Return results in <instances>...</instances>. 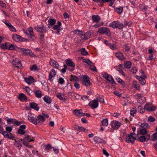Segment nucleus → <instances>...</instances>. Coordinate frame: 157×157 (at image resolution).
Masks as SVG:
<instances>
[{
  "label": "nucleus",
  "mask_w": 157,
  "mask_h": 157,
  "mask_svg": "<svg viewBox=\"0 0 157 157\" xmlns=\"http://www.w3.org/2000/svg\"><path fill=\"white\" fill-rule=\"evenodd\" d=\"M89 105L92 109H95L98 106V102L96 99H94L90 101Z\"/></svg>",
  "instance_id": "obj_11"
},
{
  "label": "nucleus",
  "mask_w": 157,
  "mask_h": 157,
  "mask_svg": "<svg viewBox=\"0 0 157 157\" xmlns=\"http://www.w3.org/2000/svg\"><path fill=\"white\" fill-rule=\"evenodd\" d=\"M52 148V146L49 144H47L45 146V149L46 150H49Z\"/></svg>",
  "instance_id": "obj_57"
},
{
  "label": "nucleus",
  "mask_w": 157,
  "mask_h": 157,
  "mask_svg": "<svg viewBox=\"0 0 157 157\" xmlns=\"http://www.w3.org/2000/svg\"><path fill=\"white\" fill-rule=\"evenodd\" d=\"M12 128L10 127H6V131L8 132H10L12 131Z\"/></svg>",
  "instance_id": "obj_62"
},
{
  "label": "nucleus",
  "mask_w": 157,
  "mask_h": 157,
  "mask_svg": "<svg viewBox=\"0 0 157 157\" xmlns=\"http://www.w3.org/2000/svg\"><path fill=\"white\" fill-rule=\"evenodd\" d=\"M30 69L32 71H35L37 70L38 69L36 65H34L31 67Z\"/></svg>",
  "instance_id": "obj_58"
},
{
  "label": "nucleus",
  "mask_w": 157,
  "mask_h": 157,
  "mask_svg": "<svg viewBox=\"0 0 157 157\" xmlns=\"http://www.w3.org/2000/svg\"><path fill=\"white\" fill-rule=\"evenodd\" d=\"M98 32L100 33L105 34L108 36L110 35V32L109 30L107 28L101 27L99 29Z\"/></svg>",
  "instance_id": "obj_7"
},
{
  "label": "nucleus",
  "mask_w": 157,
  "mask_h": 157,
  "mask_svg": "<svg viewBox=\"0 0 157 157\" xmlns=\"http://www.w3.org/2000/svg\"><path fill=\"white\" fill-rule=\"evenodd\" d=\"M96 100L100 103H104V97L102 95H97L96 96Z\"/></svg>",
  "instance_id": "obj_22"
},
{
  "label": "nucleus",
  "mask_w": 157,
  "mask_h": 157,
  "mask_svg": "<svg viewBox=\"0 0 157 157\" xmlns=\"http://www.w3.org/2000/svg\"><path fill=\"white\" fill-rule=\"evenodd\" d=\"M17 133L18 134L21 135H24L25 133V132L24 130L21 129V128H19L18 130Z\"/></svg>",
  "instance_id": "obj_50"
},
{
  "label": "nucleus",
  "mask_w": 157,
  "mask_h": 157,
  "mask_svg": "<svg viewBox=\"0 0 157 157\" xmlns=\"http://www.w3.org/2000/svg\"><path fill=\"white\" fill-rule=\"evenodd\" d=\"M123 51L126 52H128L130 50V48L127 45H124L123 46Z\"/></svg>",
  "instance_id": "obj_43"
},
{
  "label": "nucleus",
  "mask_w": 157,
  "mask_h": 157,
  "mask_svg": "<svg viewBox=\"0 0 157 157\" xmlns=\"http://www.w3.org/2000/svg\"><path fill=\"white\" fill-rule=\"evenodd\" d=\"M30 136L29 135H27L23 140L21 139V140L22 141L23 144L26 146H27L28 145V144L27 142H31L34 141L33 139H31L30 138Z\"/></svg>",
  "instance_id": "obj_13"
},
{
  "label": "nucleus",
  "mask_w": 157,
  "mask_h": 157,
  "mask_svg": "<svg viewBox=\"0 0 157 157\" xmlns=\"http://www.w3.org/2000/svg\"><path fill=\"white\" fill-rule=\"evenodd\" d=\"M64 82V80L62 78H59L58 81V83L60 84H63Z\"/></svg>",
  "instance_id": "obj_61"
},
{
  "label": "nucleus",
  "mask_w": 157,
  "mask_h": 157,
  "mask_svg": "<svg viewBox=\"0 0 157 157\" xmlns=\"http://www.w3.org/2000/svg\"><path fill=\"white\" fill-rule=\"evenodd\" d=\"M125 67L127 68H129L131 67V63L130 61H127L124 63Z\"/></svg>",
  "instance_id": "obj_44"
},
{
  "label": "nucleus",
  "mask_w": 157,
  "mask_h": 157,
  "mask_svg": "<svg viewBox=\"0 0 157 157\" xmlns=\"http://www.w3.org/2000/svg\"><path fill=\"white\" fill-rule=\"evenodd\" d=\"M136 110L134 108L132 109L131 110L130 112L131 115L133 117L135 116L136 114Z\"/></svg>",
  "instance_id": "obj_48"
},
{
  "label": "nucleus",
  "mask_w": 157,
  "mask_h": 157,
  "mask_svg": "<svg viewBox=\"0 0 157 157\" xmlns=\"http://www.w3.org/2000/svg\"><path fill=\"white\" fill-rule=\"evenodd\" d=\"M92 32L91 31H88L84 34V37L85 39H88L90 37Z\"/></svg>",
  "instance_id": "obj_37"
},
{
  "label": "nucleus",
  "mask_w": 157,
  "mask_h": 157,
  "mask_svg": "<svg viewBox=\"0 0 157 157\" xmlns=\"http://www.w3.org/2000/svg\"><path fill=\"white\" fill-rule=\"evenodd\" d=\"M138 139L140 141L144 142L145 141L146 138L144 136H143L140 137Z\"/></svg>",
  "instance_id": "obj_46"
},
{
  "label": "nucleus",
  "mask_w": 157,
  "mask_h": 157,
  "mask_svg": "<svg viewBox=\"0 0 157 157\" xmlns=\"http://www.w3.org/2000/svg\"><path fill=\"white\" fill-rule=\"evenodd\" d=\"M82 99L83 100H89V97L86 95H83L81 97Z\"/></svg>",
  "instance_id": "obj_64"
},
{
  "label": "nucleus",
  "mask_w": 157,
  "mask_h": 157,
  "mask_svg": "<svg viewBox=\"0 0 157 157\" xmlns=\"http://www.w3.org/2000/svg\"><path fill=\"white\" fill-rule=\"evenodd\" d=\"M151 137L152 138V140L155 141L157 140V132H156L152 134Z\"/></svg>",
  "instance_id": "obj_49"
},
{
  "label": "nucleus",
  "mask_w": 157,
  "mask_h": 157,
  "mask_svg": "<svg viewBox=\"0 0 157 157\" xmlns=\"http://www.w3.org/2000/svg\"><path fill=\"white\" fill-rule=\"evenodd\" d=\"M116 80L118 83H121L123 85H125L124 82L121 79L118 78H116Z\"/></svg>",
  "instance_id": "obj_51"
},
{
  "label": "nucleus",
  "mask_w": 157,
  "mask_h": 157,
  "mask_svg": "<svg viewBox=\"0 0 157 157\" xmlns=\"http://www.w3.org/2000/svg\"><path fill=\"white\" fill-rule=\"evenodd\" d=\"M44 101L48 104H50L52 102V99L49 96H44L43 98Z\"/></svg>",
  "instance_id": "obj_32"
},
{
  "label": "nucleus",
  "mask_w": 157,
  "mask_h": 157,
  "mask_svg": "<svg viewBox=\"0 0 157 157\" xmlns=\"http://www.w3.org/2000/svg\"><path fill=\"white\" fill-rule=\"evenodd\" d=\"M76 128L78 130H79L80 131H84L85 130V129L84 128L79 126H76Z\"/></svg>",
  "instance_id": "obj_52"
},
{
  "label": "nucleus",
  "mask_w": 157,
  "mask_h": 157,
  "mask_svg": "<svg viewBox=\"0 0 157 157\" xmlns=\"http://www.w3.org/2000/svg\"><path fill=\"white\" fill-rule=\"evenodd\" d=\"M28 31L30 35V36H28V37L30 38V39L31 40H35L36 39V37L33 34V29L32 27H29V29Z\"/></svg>",
  "instance_id": "obj_19"
},
{
  "label": "nucleus",
  "mask_w": 157,
  "mask_h": 157,
  "mask_svg": "<svg viewBox=\"0 0 157 157\" xmlns=\"http://www.w3.org/2000/svg\"><path fill=\"white\" fill-rule=\"evenodd\" d=\"M140 126L142 127L147 128H148L149 127L148 124L146 123H144L141 124Z\"/></svg>",
  "instance_id": "obj_53"
},
{
  "label": "nucleus",
  "mask_w": 157,
  "mask_h": 157,
  "mask_svg": "<svg viewBox=\"0 0 157 157\" xmlns=\"http://www.w3.org/2000/svg\"><path fill=\"white\" fill-rule=\"evenodd\" d=\"M56 75V72L55 70L52 69L50 71L49 76V79L50 81H52V78L54 77Z\"/></svg>",
  "instance_id": "obj_23"
},
{
  "label": "nucleus",
  "mask_w": 157,
  "mask_h": 157,
  "mask_svg": "<svg viewBox=\"0 0 157 157\" xmlns=\"http://www.w3.org/2000/svg\"><path fill=\"white\" fill-rule=\"evenodd\" d=\"M133 85L135 87L137 90H139L140 88L139 86V84H137L136 82H134Z\"/></svg>",
  "instance_id": "obj_63"
},
{
  "label": "nucleus",
  "mask_w": 157,
  "mask_h": 157,
  "mask_svg": "<svg viewBox=\"0 0 157 157\" xmlns=\"http://www.w3.org/2000/svg\"><path fill=\"white\" fill-rule=\"evenodd\" d=\"M79 51L81 52V54L83 55H88V53L86 51L85 48H82L80 49Z\"/></svg>",
  "instance_id": "obj_40"
},
{
  "label": "nucleus",
  "mask_w": 157,
  "mask_h": 157,
  "mask_svg": "<svg viewBox=\"0 0 157 157\" xmlns=\"http://www.w3.org/2000/svg\"><path fill=\"white\" fill-rule=\"evenodd\" d=\"M75 33L77 35L83 36V33L82 31H79L78 30H75Z\"/></svg>",
  "instance_id": "obj_54"
},
{
  "label": "nucleus",
  "mask_w": 157,
  "mask_h": 157,
  "mask_svg": "<svg viewBox=\"0 0 157 157\" xmlns=\"http://www.w3.org/2000/svg\"><path fill=\"white\" fill-rule=\"evenodd\" d=\"M115 56L119 60L121 61L124 60L126 59L123 53L121 52H119L115 53Z\"/></svg>",
  "instance_id": "obj_15"
},
{
  "label": "nucleus",
  "mask_w": 157,
  "mask_h": 157,
  "mask_svg": "<svg viewBox=\"0 0 157 157\" xmlns=\"http://www.w3.org/2000/svg\"><path fill=\"white\" fill-rule=\"evenodd\" d=\"M15 142L14 143V145L17 147H21L22 145V143L20 141H17L14 139Z\"/></svg>",
  "instance_id": "obj_36"
},
{
  "label": "nucleus",
  "mask_w": 157,
  "mask_h": 157,
  "mask_svg": "<svg viewBox=\"0 0 157 157\" xmlns=\"http://www.w3.org/2000/svg\"><path fill=\"white\" fill-rule=\"evenodd\" d=\"M148 121L150 122H153L155 121V119L152 116H150L148 118Z\"/></svg>",
  "instance_id": "obj_56"
},
{
  "label": "nucleus",
  "mask_w": 157,
  "mask_h": 157,
  "mask_svg": "<svg viewBox=\"0 0 157 157\" xmlns=\"http://www.w3.org/2000/svg\"><path fill=\"white\" fill-rule=\"evenodd\" d=\"M137 135L135 133H131L130 135H127L126 136V141L128 143H131L133 144L135 140L136 139Z\"/></svg>",
  "instance_id": "obj_2"
},
{
  "label": "nucleus",
  "mask_w": 157,
  "mask_h": 157,
  "mask_svg": "<svg viewBox=\"0 0 157 157\" xmlns=\"http://www.w3.org/2000/svg\"><path fill=\"white\" fill-rule=\"evenodd\" d=\"M83 62L86 63L90 67L93 65L94 63L88 59H85L83 60Z\"/></svg>",
  "instance_id": "obj_35"
},
{
  "label": "nucleus",
  "mask_w": 157,
  "mask_h": 157,
  "mask_svg": "<svg viewBox=\"0 0 157 157\" xmlns=\"http://www.w3.org/2000/svg\"><path fill=\"white\" fill-rule=\"evenodd\" d=\"M102 75L103 77L105 78V79L107 80L108 79L109 76V75L106 73H103Z\"/></svg>",
  "instance_id": "obj_60"
},
{
  "label": "nucleus",
  "mask_w": 157,
  "mask_h": 157,
  "mask_svg": "<svg viewBox=\"0 0 157 157\" xmlns=\"http://www.w3.org/2000/svg\"><path fill=\"white\" fill-rule=\"evenodd\" d=\"M66 63L68 66L71 67V69L74 68L75 67V65L74 63L70 59H67L66 60Z\"/></svg>",
  "instance_id": "obj_18"
},
{
  "label": "nucleus",
  "mask_w": 157,
  "mask_h": 157,
  "mask_svg": "<svg viewBox=\"0 0 157 157\" xmlns=\"http://www.w3.org/2000/svg\"><path fill=\"white\" fill-rule=\"evenodd\" d=\"M112 127L114 129H118L121 126V123L116 121H113L111 123Z\"/></svg>",
  "instance_id": "obj_10"
},
{
  "label": "nucleus",
  "mask_w": 157,
  "mask_h": 157,
  "mask_svg": "<svg viewBox=\"0 0 157 157\" xmlns=\"http://www.w3.org/2000/svg\"><path fill=\"white\" fill-rule=\"evenodd\" d=\"M52 29L54 30H56L57 31V34H59L60 31L61 30V28L59 26L56 25H55L53 27Z\"/></svg>",
  "instance_id": "obj_34"
},
{
  "label": "nucleus",
  "mask_w": 157,
  "mask_h": 157,
  "mask_svg": "<svg viewBox=\"0 0 157 157\" xmlns=\"http://www.w3.org/2000/svg\"><path fill=\"white\" fill-rule=\"evenodd\" d=\"M24 89L25 90L28 94L29 95H31V93H32V91L30 90L28 86H25Z\"/></svg>",
  "instance_id": "obj_47"
},
{
  "label": "nucleus",
  "mask_w": 157,
  "mask_h": 157,
  "mask_svg": "<svg viewBox=\"0 0 157 157\" xmlns=\"http://www.w3.org/2000/svg\"><path fill=\"white\" fill-rule=\"evenodd\" d=\"M74 114L78 117L83 116L85 114V113H83L82 111V109H76L73 111Z\"/></svg>",
  "instance_id": "obj_17"
},
{
  "label": "nucleus",
  "mask_w": 157,
  "mask_h": 157,
  "mask_svg": "<svg viewBox=\"0 0 157 157\" xmlns=\"http://www.w3.org/2000/svg\"><path fill=\"white\" fill-rule=\"evenodd\" d=\"M109 26L111 27L113 29L118 28L120 29H122L123 28L124 26L123 24L118 21H113L111 22L110 25Z\"/></svg>",
  "instance_id": "obj_3"
},
{
  "label": "nucleus",
  "mask_w": 157,
  "mask_h": 157,
  "mask_svg": "<svg viewBox=\"0 0 157 157\" xmlns=\"http://www.w3.org/2000/svg\"><path fill=\"white\" fill-rule=\"evenodd\" d=\"M17 98L19 100L22 101H25L27 99V97L23 93L20 94Z\"/></svg>",
  "instance_id": "obj_21"
},
{
  "label": "nucleus",
  "mask_w": 157,
  "mask_h": 157,
  "mask_svg": "<svg viewBox=\"0 0 157 157\" xmlns=\"http://www.w3.org/2000/svg\"><path fill=\"white\" fill-rule=\"evenodd\" d=\"M49 24L51 25H53L56 22V20L53 19H49L48 21Z\"/></svg>",
  "instance_id": "obj_41"
},
{
  "label": "nucleus",
  "mask_w": 157,
  "mask_h": 157,
  "mask_svg": "<svg viewBox=\"0 0 157 157\" xmlns=\"http://www.w3.org/2000/svg\"><path fill=\"white\" fill-rule=\"evenodd\" d=\"M138 132H139L141 135H145L146 134L147 132L146 130L144 128L138 130Z\"/></svg>",
  "instance_id": "obj_38"
},
{
  "label": "nucleus",
  "mask_w": 157,
  "mask_h": 157,
  "mask_svg": "<svg viewBox=\"0 0 157 157\" xmlns=\"http://www.w3.org/2000/svg\"><path fill=\"white\" fill-rule=\"evenodd\" d=\"M12 64L16 67L18 68H21L22 65L20 61L18 59L16 58L13 59L12 62Z\"/></svg>",
  "instance_id": "obj_9"
},
{
  "label": "nucleus",
  "mask_w": 157,
  "mask_h": 157,
  "mask_svg": "<svg viewBox=\"0 0 157 157\" xmlns=\"http://www.w3.org/2000/svg\"><path fill=\"white\" fill-rule=\"evenodd\" d=\"M50 65L55 68L58 69L59 68V64L57 62L52 59H50L49 61Z\"/></svg>",
  "instance_id": "obj_12"
},
{
  "label": "nucleus",
  "mask_w": 157,
  "mask_h": 157,
  "mask_svg": "<svg viewBox=\"0 0 157 157\" xmlns=\"http://www.w3.org/2000/svg\"><path fill=\"white\" fill-rule=\"evenodd\" d=\"M34 93L35 94L36 97L38 98H40L42 96V92L40 90H34Z\"/></svg>",
  "instance_id": "obj_30"
},
{
  "label": "nucleus",
  "mask_w": 157,
  "mask_h": 157,
  "mask_svg": "<svg viewBox=\"0 0 157 157\" xmlns=\"http://www.w3.org/2000/svg\"><path fill=\"white\" fill-rule=\"evenodd\" d=\"M138 111L140 113H143L144 112V109L142 107L139 106H138Z\"/></svg>",
  "instance_id": "obj_55"
},
{
  "label": "nucleus",
  "mask_w": 157,
  "mask_h": 157,
  "mask_svg": "<svg viewBox=\"0 0 157 157\" xmlns=\"http://www.w3.org/2000/svg\"><path fill=\"white\" fill-rule=\"evenodd\" d=\"M25 82L29 84H31L32 83L34 80V78L32 76H29L28 78H24Z\"/></svg>",
  "instance_id": "obj_25"
},
{
  "label": "nucleus",
  "mask_w": 157,
  "mask_h": 157,
  "mask_svg": "<svg viewBox=\"0 0 157 157\" xmlns=\"http://www.w3.org/2000/svg\"><path fill=\"white\" fill-rule=\"evenodd\" d=\"M81 77L82 78V84L85 85L87 87H89L90 85L89 78L86 75L82 76Z\"/></svg>",
  "instance_id": "obj_6"
},
{
  "label": "nucleus",
  "mask_w": 157,
  "mask_h": 157,
  "mask_svg": "<svg viewBox=\"0 0 157 157\" xmlns=\"http://www.w3.org/2000/svg\"><path fill=\"white\" fill-rule=\"evenodd\" d=\"M30 107L34 109L36 111L39 110V107L37 104L35 102H32L29 103Z\"/></svg>",
  "instance_id": "obj_20"
},
{
  "label": "nucleus",
  "mask_w": 157,
  "mask_h": 157,
  "mask_svg": "<svg viewBox=\"0 0 157 157\" xmlns=\"http://www.w3.org/2000/svg\"><path fill=\"white\" fill-rule=\"evenodd\" d=\"M70 80L71 81L75 82H78L79 81V79L77 76L73 75H71L70 76Z\"/></svg>",
  "instance_id": "obj_27"
},
{
  "label": "nucleus",
  "mask_w": 157,
  "mask_h": 157,
  "mask_svg": "<svg viewBox=\"0 0 157 157\" xmlns=\"http://www.w3.org/2000/svg\"><path fill=\"white\" fill-rule=\"evenodd\" d=\"M144 109L148 111H153L155 110L156 108L155 106H151L150 104L147 103L144 106Z\"/></svg>",
  "instance_id": "obj_14"
},
{
  "label": "nucleus",
  "mask_w": 157,
  "mask_h": 157,
  "mask_svg": "<svg viewBox=\"0 0 157 157\" xmlns=\"http://www.w3.org/2000/svg\"><path fill=\"white\" fill-rule=\"evenodd\" d=\"M135 97L137 99L138 102L140 103H144L146 101L145 97L142 96L141 94H138L135 95Z\"/></svg>",
  "instance_id": "obj_8"
},
{
  "label": "nucleus",
  "mask_w": 157,
  "mask_h": 157,
  "mask_svg": "<svg viewBox=\"0 0 157 157\" xmlns=\"http://www.w3.org/2000/svg\"><path fill=\"white\" fill-rule=\"evenodd\" d=\"M90 69L96 72L97 71V69L94 64L92 66L90 67Z\"/></svg>",
  "instance_id": "obj_59"
},
{
  "label": "nucleus",
  "mask_w": 157,
  "mask_h": 157,
  "mask_svg": "<svg viewBox=\"0 0 157 157\" xmlns=\"http://www.w3.org/2000/svg\"><path fill=\"white\" fill-rule=\"evenodd\" d=\"M123 10V7L122 6L114 8V11L119 14H121L122 13Z\"/></svg>",
  "instance_id": "obj_31"
},
{
  "label": "nucleus",
  "mask_w": 157,
  "mask_h": 157,
  "mask_svg": "<svg viewBox=\"0 0 157 157\" xmlns=\"http://www.w3.org/2000/svg\"><path fill=\"white\" fill-rule=\"evenodd\" d=\"M28 119L30 121L35 125L41 124L45 121L42 115H39L35 117L34 115L31 114L29 115Z\"/></svg>",
  "instance_id": "obj_1"
},
{
  "label": "nucleus",
  "mask_w": 157,
  "mask_h": 157,
  "mask_svg": "<svg viewBox=\"0 0 157 157\" xmlns=\"http://www.w3.org/2000/svg\"><path fill=\"white\" fill-rule=\"evenodd\" d=\"M47 28L44 27L43 26L41 27H39L38 25L36 26L35 28V29L37 32L40 33H46L47 31Z\"/></svg>",
  "instance_id": "obj_16"
},
{
  "label": "nucleus",
  "mask_w": 157,
  "mask_h": 157,
  "mask_svg": "<svg viewBox=\"0 0 157 157\" xmlns=\"http://www.w3.org/2000/svg\"><path fill=\"white\" fill-rule=\"evenodd\" d=\"M56 97L61 100H66V97L64 96V94L63 93H60L56 95Z\"/></svg>",
  "instance_id": "obj_26"
},
{
  "label": "nucleus",
  "mask_w": 157,
  "mask_h": 157,
  "mask_svg": "<svg viewBox=\"0 0 157 157\" xmlns=\"http://www.w3.org/2000/svg\"><path fill=\"white\" fill-rule=\"evenodd\" d=\"M16 47L17 46L15 45L12 44L9 45V48L8 49L10 50H13L15 49Z\"/></svg>",
  "instance_id": "obj_45"
},
{
  "label": "nucleus",
  "mask_w": 157,
  "mask_h": 157,
  "mask_svg": "<svg viewBox=\"0 0 157 157\" xmlns=\"http://www.w3.org/2000/svg\"><path fill=\"white\" fill-rule=\"evenodd\" d=\"M103 125L106 126L108 125V120L107 119H104L101 121Z\"/></svg>",
  "instance_id": "obj_42"
},
{
  "label": "nucleus",
  "mask_w": 157,
  "mask_h": 157,
  "mask_svg": "<svg viewBox=\"0 0 157 157\" xmlns=\"http://www.w3.org/2000/svg\"><path fill=\"white\" fill-rule=\"evenodd\" d=\"M19 50L20 51L22 52H23V54L24 55H28L31 57H33L35 56L34 54L32 52V51L29 49L22 48H19Z\"/></svg>",
  "instance_id": "obj_5"
},
{
  "label": "nucleus",
  "mask_w": 157,
  "mask_h": 157,
  "mask_svg": "<svg viewBox=\"0 0 157 157\" xmlns=\"http://www.w3.org/2000/svg\"><path fill=\"white\" fill-rule=\"evenodd\" d=\"M0 133L2 134L5 138L12 139L14 138V136L10 132H8L3 130V129L0 130Z\"/></svg>",
  "instance_id": "obj_4"
},
{
  "label": "nucleus",
  "mask_w": 157,
  "mask_h": 157,
  "mask_svg": "<svg viewBox=\"0 0 157 157\" xmlns=\"http://www.w3.org/2000/svg\"><path fill=\"white\" fill-rule=\"evenodd\" d=\"M107 80L109 82L112 84L115 83V82H114L113 77L111 75H109L108 79Z\"/></svg>",
  "instance_id": "obj_39"
},
{
  "label": "nucleus",
  "mask_w": 157,
  "mask_h": 157,
  "mask_svg": "<svg viewBox=\"0 0 157 157\" xmlns=\"http://www.w3.org/2000/svg\"><path fill=\"white\" fill-rule=\"evenodd\" d=\"M12 38L15 41L18 42L20 41H22V37L16 34H14L12 36Z\"/></svg>",
  "instance_id": "obj_24"
},
{
  "label": "nucleus",
  "mask_w": 157,
  "mask_h": 157,
  "mask_svg": "<svg viewBox=\"0 0 157 157\" xmlns=\"http://www.w3.org/2000/svg\"><path fill=\"white\" fill-rule=\"evenodd\" d=\"M64 68L61 69V71L62 73H64L66 71V70L67 69V70L70 71H73L74 70L73 69H70L69 68H68L67 65H63Z\"/></svg>",
  "instance_id": "obj_33"
},
{
  "label": "nucleus",
  "mask_w": 157,
  "mask_h": 157,
  "mask_svg": "<svg viewBox=\"0 0 157 157\" xmlns=\"http://www.w3.org/2000/svg\"><path fill=\"white\" fill-rule=\"evenodd\" d=\"M94 140L97 143H104L105 142V141L103 140L97 136L94 137Z\"/></svg>",
  "instance_id": "obj_29"
},
{
  "label": "nucleus",
  "mask_w": 157,
  "mask_h": 157,
  "mask_svg": "<svg viewBox=\"0 0 157 157\" xmlns=\"http://www.w3.org/2000/svg\"><path fill=\"white\" fill-rule=\"evenodd\" d=\"M92 18L93 22H98L100 19V17L98 15H93Z\"/></svg>",
  "instance_id": "obj_28"
}]
</instances>
